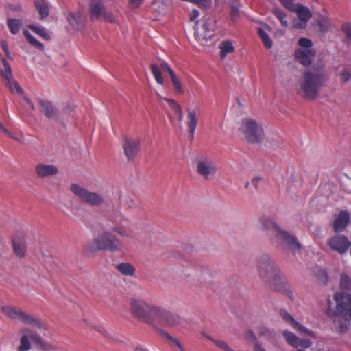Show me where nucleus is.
<instances>
[{"label":"nucleus","mask_w":351,"mask_h":351,"mask_svg":"<svg viewBox=\"0 0 351 351\" xmlns=\"http://www.w3.org/2000/svg\"><path fill=\"white\" fill-rule=\"evenodd\" d=\"M326 80L325 64L321 60L303 73L298 82L300 90L304 97L315 99Z\"/></svg>","instance_id":"f257e3e1"},{"label":"nucleus","mask_w":351,"mask_h":351,"mask_svg":"<svg viewBox=\"0 0 351 351\" xmlns=\"http://www.w3.org/2000/svg\"><path fill=\"white\" fill-rule=\"evenodd\" d=\"M121 241L103 227L95 231L94 239L87 242L85 250L88 252L97 251L117 252L122 249Z\"/></svg>","instance_id":"f03ea898"},{"label":"nucleus","mask_w":351,"mask_h":351,"mask_svg":"<svg viewBox=\"0 0 351 351\" xmlns=\"http://www.w3.org/2000/svg\"><path fill=\"white\" fill-rule=\"evenodd\" d=\"M158 305L139 298L129 299V309L131 315L139 322L154 325V318Z\"/></svg>","instance_id":"7ed1b4c3"},{"label":"nucleus","mask_w":351,"mask_h":351,"mask_svg":"<svg viewBox=\"0 0 351 351\" xmlns=\"http://www.w3.org/2000/svg\"><path fill=\"white\" fill-rule=\"evenodd\" d=\"M258 228L261 230H269L276 237L277 241L291 250L295 251L300 248L298 241L280 227L270 218L266 216L261 217L258 221Z\"/></svg>","instance_id":"20e7f679"},{"label":"nucleus","mask_w":351,"mask_h":351,"mask_svg":"<svg viewBox=\"0 0 351 351\" xmlns=\"http://www.w3.org/2000/svg\"><path fill=\"white\" fill-rule=\"evenodd\" d=\"M150 69L158 84L161 86L164 85V78L161 73V70L163 71H167L170 76L171 83L175 91L178 94L184 93V88L182 82L178 77L176 73L167 62H161L159 66L155 64H152L150 66Z\"/></svg>","instance_id":"39448f33"},{"label":"nucleus","mask_w":351,"mask_h":351,"mask_svg":"<svg viewBox=\"0 0 351 351\" xmlns=\"http://www.w3.org/2000/svg\"><path fill=\"white\" fill-rule=\"evenodd\" d=\"M258 268L259 276L265 283H276L280 280V271L268 255L263 254L258 258Z\"/></svg>","instance_id":"423d86ee"},{"label":"nucleus","mask_w":351,"mask_h":351,"mask_svg":"<svg viewBox=\"0 0 351 351\" xmlns=\"http://www.w3.org/2000/svg\"><path fill=\"white\" fill-rule=\"evenodd\" d=\"M182 322L183 319L180 315L159 306L154 318V325L152 326L160 325L165 327H178Z\"/></svg>","instance_id":"0eeeda50"},{"label":"nucleus","mask_w":351,"mask_h":351,"mask_svg":"<svg viewBox=\"0 0 351 351\" xmlns=\"http://www.w3.org/2000/svg\"><path fill=\"white\" fill-rule=\"evenodd\" d=\"M197 173L205 180L213 177L217 171L216 164L212 158L206 155H199L195 159Z\"/></svg>","instance_id":"6e6552de"},{"label":"nucleus","mask_w":351,"mask_h":351,"mask_svg":"<svg viewBox=\"0 0 351 351\" xmlns=\"http://www.w3.org/2000/svg\"><path fill=\"white\" fill-rule=\"evenodd\" d=\"M88 12L92 21L103 20L109 23H116L114 14L107 12L104 3L100 1L90 0L88 5Z\"/></svg>","instance_id":"1a4fd4ad"},{"label":"nucleus","mask_w":351,"mask_h":351,"mask_svg":"<svg viewBox=\"0 0 351 351\" xmlns=\"http://www.w3.org/2000/svg\"><path fill=\"white\" fill-rule=\"evenodd\" d=\"M215 27V21L213 19L204 17L202 24L200 26L194 27L197 40L202 45H207L214 36Z\"/></svg>","instance_id":"9d476101"},{"label":"nucleus","mask_w":351,"mask_h":351,"mask_svg":"<svg viewBox=\"0 0 351 351\" xmlns=\"http://www.w3.org/2000/svg\"><path fill=\"white\" fill-rule=\"evenodd\" d=\"M298 45L300 48L295 51L296 60L304 66L309 65L315 55L312 48V41L306 38H301L298 40Z\"/></svg>","instance_id":"9b49d317"},{"label":"nucleus","mask_w":351,"mask_h":351,"mask_svg":"<svg viewBox=\"0 0 351 351\" xmlns=\"http://www.w3.org/2000/svg\"><path fill=\"white\" fill-rule=\"evenodd\" d=\"M71 190L81 200L92 206H99L104 202L101 195L88 191L76 184H71Z\"/></svg>","instance_id":"f8f14e48"},{"label":"nucleus","mask_w":351,"mask_h":351,"mask_svg":"<svg viewBox=\"0 0 351 351\" xmlns=\"http://www.w3.org/2000/svg\"><path fill=\"white\" fill-rule=\"evenodd\" d=\"M180 276L187 282L204 283L210 278V273L207 269L185 268L180 271Z\"/></svg>","instance_id":"ddd939ff"},{"label":"nucleus","mask_w":351,"mask_h":351,"mask_svg":"<svg viewBox=\"0 0 351 351\" xmlns=\"http://www.w3.org/2000/svg\"><path fill=\"white\" fill-rule=\"evenodd\" d=\"M335 300L337 304V318L335 322L339 324L346 315L348 307L351 304V295L349 293H337L335 295Z\"/></svg>","instance_id":"4468645a"},{"label":"nucleus","mask_w":351,"mask_h":351,"mask_svg":"<svg viewBox=\"0 0 351 351\" xmlns=\"http://www.w3.org/2000/svg\"><path fill=\"white\" fill-rule=\"evenodd\" d=\"M3 311L9 317L19 320L25 324L34 325L39 328H41L43 326V324L36 318L19 309L12 307H5Z\"/></svg>","instance_id":"2eb2a0df"},{"label":"nucleus","mask_w":351,"mask_h":351,"mask_svg":"<svg viewBox=\"0 0 351 351\" xmlns=\"http://www.w3.org/2000/svg\"><path fill=\"white\" fill-rule=\"evenodd\" d=\"M280 315L288 325L291 326L295 330L302 335H308L313 339L316 338V335L314 332L307 328L294 319V317L285 310L280 311Z\"/></svg>","instance_id":"dca6fc26"},{"label":"nucleus","mask_w":351,"mask_h":351,"mask_svg":"<svg viewBox=\"0 0 351 351\" xmlns=\"http://www.w3.org/2000/svg\"><path fill=\"white\" fill-rule=\"evenodd\" d=\"M141 146V140L138 138L126 136L125 138L123 149L128 160H133L138 155Z\"/></svg>","instance_id":"f3484780"},{"label":"nucleus","mask_w":351,"mask_h":351,"mask_svg":"<svg viewBox=\"0 0 351 351\" xmlns=\"http://www.w3.org/2000/svg\"><path fill=\"white\" fill-rule=\"evenodd\" d=\"M293 12H295L300 21L295 22L293 25L295 28L304 29L306 27L307 22L312 16L310 9L302 4H298Z\"/></svg>","instance_id":"a211bd4d"},{"label":"nucleus","mask_w":351,"mask_h":351,"mask_svg":"<svg viewBox=\"0 0 351 351\" xmlns=\"http://www.w3.org/2000/svg\"><path fill=\"white\" fill-rule=\"evenodd\" d=\"M35 173L40 178L53 177L58 174V167L53 164L40 162L35 166Z\"/></svg>","instance_id":"6ab92c4d"},{"label":"nucleus","mask_w":351,"mask_h":351,"mask_svg":"<svg viewBox=\"0 0 351 351\" xmlns=\"http://www.w3.org/2000/svg\"><path fill=\"white\" fill-rule=\"evenodd\" d=\"M328 244L332 250L339 254L346 252L350 246V243L343 235L334 236L328 241Z\"/></svg>","instance_id":"aec40b11"},{"label":"nucleus","mask_w":351,"mask_h":351,"mask_svg":"<svg viewBox=\"0 0 351 351\" xmlns=\"http://www.w3.org/2000/svg\"><path fill=\"white\" fill-rule=\"evenodd\" d=\"M350 221V213L346 210L341 211L335 217L333 228L335 232H343Z\"/></svg>","instance_id":"412c9836"},{"label":"nucleus","mask_w":351,"mask_h":351,"mask_svg":"<svg viewBox=\"0 0 351 351\" xmlns=\"http://www.w3.org/2000/svg\"><path fill=\"white\" fill-rule=\"evenodd\" d=\"M38 104L40 112L48 119H54L58 116V110L51 101L39 99Z\"/></svg>","instance_id":"4be33fe9"},{"label":"nucleus","mask_w":351,"mask_h":351,"mask_svg":"<svg viewBox=\"0 0 351 351\" xmlns=\"http://www.w3.org/2000/svg\"><path fill=\"white\" fill-rule=\"evenodd\" d=\"M240 130L243 132H256L263 130V128L256 120L252 118H245L241 122Z\"/></svg>","instance_id":"5701e85b"},{"label":"nucleus","mask_w":351,"mask_h":351,"mask_svg":"<svg viewBox=\"0 0 351 351\" xmlns=\"http://www.w3.org/2000/svg\"><path fill=\"white\" fill-rule=\"evenodd\" d=\"M14 252L19 258H23L26 254V241L24 237H19L13 239Z\"/></svg>","instance_id":"b1692460"},{"label":"nucleus","mask_w":351,"mask_h":351,"mask_svg":"<svg viewBox=\"0 0 351 351\" xmlns=\"http://www.w3.org/2000/svg\"><path fill=\"white\" fill-rule=\"evenodd\" d=\"M10 138L24 145L32 144L35 141V137L30 133H8Z\"/></svg>","instance_id":"393cba45"},{"label":"nucleus","mask_w":351,"mask_h":351,"mask_svg":"<svg viewBox=\"0 0 351 351\" xmlns=\"http://www.w3.org/2000/svg\"><path fill=\"white\" fill-rule=\"evenodd\" d=\"M116 270L125 276H133L135 274V267L131 263L121 262L115 265Z\"/></svg>","instance_id":"a878e982"},{"label":"nucleus","mask_w":351,"mask_h":351,"mask_svg":"<svg viewBox=\"0 0 351 351\" xmlns=\"http://www.w3.org/2000/svg\"><path fill=\"white\" fill-rule=\"evenodd\" d=\"M157 95L160 99L165 100V101H167L168 103L169 106L172 110V111H173V112H174L175 115L177 117L179 121H181L183 117V114H182V110L180 105L173 99L163 97L158 93H157Z\"/></svg>","instance_id":"bb28decb"},{"label":"nucleus","mask_w":351,"mask_h":351,"mask_svg":"<svg viewBox=\"0 0 351 351\" xmlns=\"http://www.w3.org/2000/svg\"><path fill=\"white\" fill-rule=\"evenodd\" d=\"M198 112L194 109L187 110V125L189 132H195L197 125Z\"/></svg>","instance_id":"cd10ccee"},{"label":"nucleus","mask_w":351,"mask_h":351,"mask_svg":"<svg viewBox=\"0 0 351 351\" xmlns=\"http://www.w3.org/2000/svg\"><path fill=\"white\" fill-rule=\"evenodd\" d=\"M34 4L41 19H44L49 15V5L47 1L35 0Z\"/></svg>","instance_id":"c85d7f7f"},{"label":"nucleus","mask_w":351,"mask_h":351,"mask_svg":"<svg viewBox=\"0 0 351 351\" xmlns=\"http://www.w3.org/2000/svg\"><path fill=\"white\" fill-rule=\"evenodd\" d=\"M2 67L0 69L1 78L5 82L12 80L13 78L12 70L8 62L5 58H1Z\"/></svg>","instance_id":"c756f323"},{"label":"nucleus","mask_w":351,"mask_h":351,"mask_svg":"<svg viewBox=\"0 0 351 351\" xmlns=\"http://www.w3.org/2000/svg\"><path fill=\"white\" fill-rule=\"evenodd\" d=\"M282 336L284 337L286 342L289 345L294 348L300 347V343H298L300 341V338L293 332L288 330H285L282 332Z\"/></svg>","instance_id":"7c9ffc66"},{"label":"nucleus","mask_w":351,"mask_h":351,"mask_svg":"<svg viewBox=\"0 0 351 351\" xmlns=\"http://www.w3.org/2000/svg\"><path fill=\"white\" fill-rule=\"evenodd\" d=\"M7 25L12 34H17L23 26V23L19 19L9 18L7 20Z\"/></svg>","instance_id":"2f4dec72"},{"label":"nucleus","mask_w":351,"mask_h":351,"mask_svg":"<svg viewBox=\"0 0 351 351\" xmlns=\"http://www.w3.org/2000/svg\"><path fill=\"white\" fill-rule=\"evenodd\" d=\"M229 5L231 8V11L230 13V19L232 21H237L240 16L239 9L241 7V3L235 0H230L229 1Z\"/></svg>","instance_id":"473e14b6"},{"label":"nucleus","mask_w":351,"mask_h":351,"mask_svg":"<svg viewBox=\"0 0 351 351\" xmlns=\"http://www.w3.org/2000/svg\"><path fill=\"white\" fill-rule=\"evenodd\" d=\"M242 137L245 141L249 143H261L263 141V133H243Z\"/></svg>","instance_id":"72a5a7b5"},{"label":"nucleus","mask_w":351,"mask_h":351,"mask_svg":"<svg viewBox=\"0 0 351 351\" xmlns=\"http://www.w3.org/2000/svg\"><path fill=\"white\" fill-rule=\"evenodd\" d=\"M220 56L221 58H224L228 53L234 51V47L230 40L223 41L221 43L220 47Z\"/></svg>","instance_id":"f704fd0d"},{"label":"nucleus","mask_w":351,"mask_h":351,"mask_svg":"<svg viewBox=\"0 0 351 351\" xmlns=\"http://www.w3.org/2000/svg\"><path fill=\"white\" fill-rule=\"evenodd\" d=\"M23 35L29 43L34 47L41 51L44 50V45L34 37L27 30L23 31Z\"/></svg>","instance_id":"c9c22d12"},{"label":"nucleus","mask_w":351,"mask_h":351,"mask_svg":"<svg viewBox=\"0 0 351 351\" xmlns=\"http://www.w3.org/2000/svg\"><path fill=\"white\" fill-rule=\"evenodd\" d=\"M272 13L280 21L282 26L288 27V21L285 19L287 14L283 10L278 8H274L272 9Z\"/></svg>","instance_id":"e433bc0d"},{"label":"nucleus","mask_w":351,"mask_h":351,"mask_svg":"<svg viewBox=\"0 0 351 351\" xmlns=\"http://www.w3.org/2000/svg\"><path fill=\"white\" fill-rule=\"evenodd\" d=\"M258 34L265 47L267 49L271 48L273 42L269 36L261 28H258Z\"/></svg>","instance_id":"4c0bfd02"},{"label":"nucleus","mask_w":351,"mask_h":351,"mask_svg":"<svg viewBox=\"0 0 351 351\" xmlns=\"http://www.w3.org/2000/svg\"><path fill=\"white\" fill-rule=\"evenodd\" d=\"M5 86L10 89V90L12 93H16L19 95H22L23 94V90L21 87V86L19 84V83L14 80L13 79L12 80H10L7 82H5Z\"/></svg>","instance_id":"58836bf2"},{"label":"nucleus","mask_w":351,"mask_h":351,"mask_svg":"<svg viewBox=\"0 0 351 351\" xmlns=\"http://www.w3.org/2000/svg\"><path fill=\"white\" fill-rule=\"evenodd\" d=\"M28 27L35 32L36 34L40 36L43 38H44L46 40H49L51 37L49 34L45 30V29L43 27H38L34 25H30L28 26Z\"/></svg>","instance_id":"ea45409f"},{"label":"nucleus","mask_w":351,"mask_h":351,"mask_svg":"<svg viewBox=\"0 0 351 351\" xmlns=\"http://www.w3.org/2000/svg\"><path fill=\"white\" fill-rule=\"evenodd\" d=\"M318 27L322 32H327L331 28V23L326 17L321 18L317 22Z\"/></svg>","instance_id":"a19ab883"},{"label":"nucleus","mask_w":351,"mask_h":351,"mask_svg":"<svg viewBox=\"0 0 351 351\" xmlns=\"http://www.w3.org/2000/svg\"><path fill=\"white\" fill-rule=\"evenodd\" d=\"M30 348L31 344L28 337L27 335L22 336L20 346L18 348L19 351H27Z\"/></svg>","instance_id":"79ce46f5"},{"label":"nucleus","mask_w":351,"mask_h":351,"mask_svg":"<svg viewBox=\"0 0 351 351\" xmlns=\"http://www.w3.org/2000/svg\"><path fill=\"white\" fill-rule=\"evenodd\" d=\"M342 31L345 34L346 42L351 43V23H346L342 26Z\"/></svg>","instance_id":"37998d69"},{"label":"nucleus","mask_w":351,"mask_h":351,"mask_svg":"<svg viewBox=\"0 0 351 351\" xmlns=\"http://www.w3.org/2000/svg\"><path fill=\"white\" fill-rule=\"evenodd\" d=\"M213 342L224 351H235L227 343L221 339H215Z\"/></svg>","instance_id":"c03bdc74"},{"label":"nucleus","mask_w":351,"mask_h":351,"mask_svg":"<svg viewBox=\"0 0 351 351\" xmlns=\"http://www.w3.org/2000/svg\"><path fill=\"white\" fill-rule=\"evenodd\" d=\"M279 1L285 8L291 12L294 10L298 5L294 3L295 0H279Z\"/></svg>","instance_id":"a18cd8bd"},{"label":"nucleus","mask_w":351,"mask_h":351,"mask_svg":"<svg viewBox=\"0 0 351 351\" xmlns=\"http://www.w3.org/2000/svg\"><path fill=\"white\" fill-rule=\"evenodd\" d=\"M145 0H128V7L131 10L139 8L144 3Z\"/></svg>","instance_id":"49530a36"},{"label":"nucleus","mask_w":351,"mask_h":351,"mask_svg":"<svg viewBox=\"0 0 351 351\" xmlns=\"http://www.w3.org/2000/svg\"><path fill=\"white\" fill-rule=\"evenodd\" d=\"M156 331L163 338H165L166 339H167L169 341H170L173 338V337H172L169 332H167V331L164 330H162V329H160L158 327V325H156V327H153Z\"/></svg>","instance_id":"de8ad7c7"},{"label":"nucleus","mask_w":351,"mask_h":351,"mask_svg":"<svg viewBox=\"0 0 351 351\" xmlns=\"http://www.w3.org/2000/svg\"><path fill=\"white\" fill-rule=\"evenodd\" d=\"M84 322L87 323V324L93 326V327H95V328L100 333H101L104 336L108 337V338H110V335H109L108 332L106 330V328H104V327L102 326H99V327H96L93 325L91 324L90 322H87L86 319H84Z\"/></svg>","instance_id":"09e8293b"},{"label":"nucleus","mask_w":351,"mask_h":351,"mask_svg":"<svg viewBox=\"0 0 351 351\" xmlns=\"http://www.w3.org/2000/svg\"><path fill=\"white\" fill-rule=\"evenodd\" d=\"M199 11L196 9L193 10L191 14V16H190V20L195 23L194 27H197L198 25L199 21H198L197 19L199 18Z\"/></svg>","instance_id":"8fccbe9b"},{"label":"nucleus","mask_w":351,"mask_h":351,"mask_svg":"<svg viewBox=\"0 0 351 351\" xmlns=\"http://www.w3.org/2000/svg\"><path fill=\"white\" fill-rule=\"evenodd\" d=\"M340 77L344 82H348L351 79V72L348 69H344L340 73Z\"/></svg>","instance_id":"3c124183"},{"label":"nucleus","mask_w":351,"mask_h":351,"mask_svg":"<svg viewBox=\"0 0 351 351\" xmlns=\"http://www.w3.org/2000/svg\"><path fill=\"white\" fill-rule=\"evenodd\" d=\"M351 285V281L350 278L346 276H342L341 278V287L345 289H348Z\"/></svg>","instance_id":"603ef678"},{"label":"nucleus","mask_w":351,"mask_h":351,"mask_svg":"<svg viewBox=\"0 0 351 351\" xmlns=\"http://www.w3.org/2000/svg\"><path fill=\"white\" fill-rule=\"evenodd\" d=\"M172 346L177 347L180 351H186L177 338L173 337L170 341Z\"/></svg>","instance_id":"864d4df0"},{"label":"nucleus","mask_w":351,"mask_h":351,"mask_svg":"<svg viewBox=\"0 0 351 351\" xmlns=\"http://www.w3.org/2000/svg\"><path fill=\"white\" fill-rule=\"evenodd\" d=\"M298 343H300V346L304 347L305 348H310L312 345V342L310 340L300 338V341Z\"/></svg>","instance_id":"5fc2aeb1"},{"label":"nucleus","mask_w":351,"mask_h":351,"mask_svg":"<svg viewBox=\"0 0 351 351\" xmlns=\"http://www.w3.org/2000/svg\"><path fill=\"white\" fill-rule=\"evenodd\" d=\"M112 231L119 234L120 236L123 237H128L129 234L125 231L123 229L119 228V227H114L112 228Z\"/></svg>","instance_id":"6e6d98bb"},{"label":"nucleus","mask_w":351,"mask_h":351,"mask_svg":"<svg viewBox=\"0 0 351 351\" xmlns=\"http://www.w3.org/2000/svg\"><path fill=\"white\" fill-rule=\"evenodd\" d=\"M0 45H1V48L3 49V50L4 51L5 53L6 54V56L8 57H9L10 56V51H9L8 44H7L6 41L1 40L0 41Z\"/></svg>","instance_id":"4d7b16f0"},{"label":"nucleus","mask_w":351,"mask_h":351,"mask_svg":"<svg viewBox=\"0 0 351 351\" xmlns=\"http://www.w3.org/2000/svg\"><path fill=\"white\" fill-rule=\"evenodd\" d=\"M23 99L25 101L26 104L29 106V108L34 110L35 109V106H34V104L32 103V101H31V99L26 96H24Z\"/></svg>","instance_id":"13d9d810"},{"label":"nucleus","mask_w":351,"mask_h":351,"mask_svg":"<svg viewBox=\"0 0 351 351\" xmlns=\"http://www.w3.org/2000/svg\"><path fill=\"white\" fill-rule=\"evenodd\" d=\"M261 180V178L260 177H255L252 180V184L255 188H257Z\"/></svg>","instance_id":"bf43d9fd"},{"label":"nucleus","mask_w":351,"mask_h":351,"mask_svg":"<svg viewBox=\"0 0 351 351\" xmlns=\"http://www.w3.org/2000/svg\"><path fill=\"white\" fill-rule=\"evenodd\" d=\"M255 351H267L259 343L255 345Z\"/></svg>","instance_id":"052dcab7"},{"label":"nucleus","mask_w":351,"mask_h":351,"mask_svg":"<svg viewBox=\"0 0 351 351\" xmlns=\"http://www.w3.org/2000/svg\"><path fill=\"white\" fill-rule=\"evenodd\" d=\"M135 351H149V350H147L146 348H145L144 347H143L141 346H137L135 348Z\"/></svg>","instance_id":"680f3d73"},{"label":"nucleus","mask_w":351,"mask_h":351,"mask_svg":"<svg viewBox=\"0 0 351 351\" xmlns=\"http://www.w3.org/2000/svg\"><path fill=\"white\" fill-rule=\"evenodd\" d=\"M31 339L33 341H36L38 343H40V337L36 336V335H31Z\"/></svg>","instance_id":"e2e57ef3"},{"label":"nucleus","mask_w":351,"mask_h":351,"mask_svg":"<svg viewBox=\"0 0 351 351\" xmlns=\"http://www.w3.org/2000/svg\"><path fill=\"white\" fill-rule=\"evenodd\" d=\"M348 328V326L347 324H345V325L341 324V326H339L341 332L345 331Z\"/></svg>","instance_id":"0e129e2a"},{"label":"nucleus","mask_w":351,"mask_h":351,"mask_svg":"<svg viewBox=\"0 0 351 351\" xmlns=\"http://www.w3.org/2000/svg\"><path fill=\"white\" fill-rule=\"evenodd\" d=\"M202 336H204L206 339L213 341L214 339L210 335L206 334L205 332H202Z\"/></svg>","instance_id":"69168bd1"},{"label":"nucleus","mask_w":351,"mask_h":351,"mask_svg":"<svg viewBox=\"0 0 351 351\" xmlns=\"http://www.w3.org/2000/svg\"><path fill=\"white\" fill-rule=\"evenodd\" d=\"M194 133H189V140L191 141H193V138H194Z\"/></svg>","instance_id":"338daca9"},{"label":"nucleus","mask_w":351,"mask_h":351,"mask_svg":"<svg viewBox=\"0 0 351 351\" xmlns=\"http://www.w3.org/2000/svg\"><path fill=\"white\" fill-rule=\"evenodd\" d=\"M1 130H4L5 131L6 130L3 128V125L0 123V131Z\"/></svg>","instance_id":"774afa93"}]
</instances>
